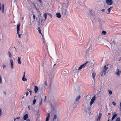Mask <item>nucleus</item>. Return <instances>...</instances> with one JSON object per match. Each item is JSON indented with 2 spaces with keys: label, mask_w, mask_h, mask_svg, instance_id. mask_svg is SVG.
Masks as SVG:
<instances>
[{
  "label": "nucleus",
  "mask_w": 121,
  "mask_h": 121,
  "mask_svg": "<svg viewBox=\"0 0 121 121\" xmlns=\"http://www.w3.org/2000/svg\"><path fill=\"white\" fill-rule=\"evenodd\" d=\"M31 92H32V91L31 90H30V91H29V92H30V95H31Z\"/></svg>",
  "instance_id": "43"
},
{
  "label": "nucleus",
  "mask_w": 121,
  "mask_h": 121,
  "mask_svg": "<svg viewBox=\"0 0 121 121\" xmlns=\"http://www.w3.org/2000/svg\"><path fill=\"white\" fill-rule=\"evenodd\" d=\"M62 14L64 15L65 16L66 15V13L67 12V10L66 9H62Z\"/></svg>",
  "instance_id": "8"
},
{
  "label": "nucleus",
  "mask_w": 121,
  "mask_h": 121,
  "mask_svg": "<svg viewBox=\"0 0 121 121\" xmlns=\"http://www.w3.org/2000/svg\"><path fill=\"white\" fill-rule=\"evenodd\" d=\"M101 11L103 12H104L105 11V9H102L101 10Z\"/></svg>",
  "instance_id": "39"
},
{
  "label": "nucleus",
  "mask_w": 121,
  "mask_h": 121,
  "mask_svg": "<svg viewBox=\"0 0 121 121\" xmlns=\"http://www.w3.org/2000/svg\"><path fill=\"white\" fill-rule=\"evenodd\" d=\"M24 75L25 76V72H24Z\"/></svg>",
  "instance_id": "54"
},
{
  "label": "nucleus",
  "mask_w": 121,
  "mask_h": 121,
  "mask_svg": "<svg viewBox=\"0 0 121 121\" xmlns=\"http://www.w3.org/2000/svg\"><path fill=\"white\" fill-rule=\"evenodd\" d=\"M27 90L28 91H29H29H30V89H27Z\"/></svg>",
  "instance_id": "46"
},
{
  "label": "nucleus",
  "mask_w": 121,
  "mask_h": 121,
  "mask_svg": "<svg viewBox=\"0 0 121 121\" xmlns=\"http://www.w3.org/2000/svg\"><path fill=\"white\" fill-rule=\"evenodd\" d=\"M2 67H3V69L5 68L6 67L5 65H3Z\"/></svg>",
  "instance_id": "37"
},
{
  "label": "nucleus",
  "mask_w": 121,
  "mask_h": 121,
  "mask_svg": "<svg viewBox=\"0 0 121 121\" xmlns=\"http://www.w3.org/2000/svg\"><path fill=\"white\" fill-rule=\"evenodd\" d=\"M4 93L5 94V95H6V93L4 91Z\"/></svg>",
  "instance_id": "47"
},
{
  "label": "nucleus",
  "mask_w": 121,
  "mask_h": 121,
  "mask_svg": "<svg viewBox=\"0 0 121 121\" xmlns=\"http://www.w3.org/2000/svg\"><path fill=\"white\" fill-rule=\"evenodd\" d=\"M46 96H45V101H46Z\"/></svg>",
  "instance_id": "52"
},
{
  "label": "nucleus",
  "mask_w": 121,
  "mask_h": 121,
  "mask_svg": "<svg viewBox=\"0 0 121 121\" xmlns=\"http://www.w3.org/2000/svg\"><path fill=\"white\" fill-rule=\"evenodd\" d=\"M107 121H109V120H108Z\"/></svg>",
  "instance_id": "60"
},
{
  "label": "nucleus",
  "mask_w": 121,
  "mask_h": 121,
  "mask_svg": "<svg viewBox=\"0 0 121 121\" xmlns=\"http://www.w3.org/2000/svg\"><path fill=\"white\" fill-rule=\"evenodd\" d=\"M112 8V7H110V8H110V9H111Z\"/></svg>",
  "instance_id": "55"
},
{
  "label": "nucleus",
  "mask_w": 121,
  "mask_h": 121,
  "mask_svg": "<svg viewBox=\"0 0 121 121\" xmlns=\"http://www.w3.org/2000/svg\"><path fill=\"white\" fill-rule=\"evenodd\" d=\"M48 15L49 16H51V17L52 16V15H51V14H50V13H49L48 14Z\"/></svg>",
  "instance_id": "45"
},
{
  "label": "nucleus",
  "mask_w": 121,
  "mask_h": 121,
  "mask_svg": "<svg viewBox=\"0 0 121 121\" xmlns=\"http://www.w3.org/2000/svg\"><path fill=\"white\" fill-rule=\"evenodd\" d=\"M35 96H34V97H35Z\"/></svg>",
  "instance_id": "63"
},
{
  "label": "nucleus",
  "mask_w": 121,
  "mask_h": 121,
  "mask_svg": "<svg viewBox=\"0 0 121 121\" xmlns=\"http://www.w3.org/2000/svg\"><path fill=\"white\" fill-rule=\"evenodd\" d=\"M46 82H45V84H46Z\"/></svg>",
  "instance_id": "57"
},
{
  "label": "nucleus",
  "mask_w": 121,
  "mask_h": 121,
  "mask_svg": "<svg viewBox=\"0 0 121 121\" xmlns=\"http://www.w3.org/2000/svg\"><path fill=\"white\" fill-rule=\"evenodd\" d=\"M106 3L108 5H111L113 3V1L112 0H106Z\"/></svg>",
  "instance_id": "6"
},
{
  "label": "nucleus",
  "mask_w": 121,
  "mask_h": 121,
  "mask_svg": "<svg viewBox=\"0 0 121 121\" xmlns=\"http://www.w3.org/2000/svg\"><path fill=\"white\" fill-rule=\"evenodd\" d=\"M86 111V112H87V111H86H86Z\"/></svg>",
  "instance_id": "62"
},
{
  "label": "nucleus",
  "mask_w": 121,
  "mask_h": 121,
  "mask_svg": "<svg viewBox=\"0 0 121 121\" xmlns=\"http://www.w3.org/2000/svg\"><path fill=\"white\" fill-rule=\"evenodd\" d=\"M2 110L1 109H0V116H1L2 115Z\"/></svg>",
  "instance_id": "33"
},
{
  "label": "nucleus",
  "mask_w": 121,
  "mask_h": 121,
  "mask_svg": "<svg viewBox=\"0 0 121 121\" xmlns=\"http://www.w3.org/2000/svg\"><path fill=\"white\" fill-rule=\"evenodd\" d=\"M22 80L23 81H27V79L25 78V76L24 75H23V76L22 78Z\"/></svg>",
  "instance_id": "17"
},
{
  "label": "nucleus",
  "mask_w": 121,
  "mask_h": 121,
  "mask_svg": "<svg viewBox=\"0 0 121 121\" xmlns=\"http://www.w3.org/2000/svg\"><path fill=\"white\" fill-rule=\"evenodd\" d=\"M8 53L9 56V57L10 58L12 56V55L11 54L10 52L9 51L8 52Z\"/></svg>",
  "instance_id": "22"
},
{
  "label": "nucleus",
  "mask_w": 121,
  "mask_h": 121,
  "mask_svg": "<svg viewBox=\"0 0 121 121\" xmlns=\"http://www.w3.org/2000/svg\"><path fill=\"white\" fill-rule=\"evenodd\" d=\"M56 64H55L54 65V66H55L56 65Z\"/></svg>",
  "instance_id": "56"
},
{
  "label": "nucleus",
  "mask_w": 121,
  "mask_h": 121,
  "mask_svg": "<svg viewBox=\"0 0 121 121\" xmlns=\"http://www.w3.org/2000/svg\"><path fill=\"white\" fill-rule=\"evenodd\" d=\"M2 83V77L1 76H0V83L1 84Z\"/></svg>",
  "instance_id": "28"
},
{
  "label": "nucleus",
  "mask_w": 121,
  "mask_h": 121,
  "mask_svg": "<svg viewBox=\"0 0 121 121\" xmlns=\"http://www.w3.org/2000/svg\"><path fill=\"white\" fill-rule=\"evenodd\" d=\"M20 118V117H17V118H16L15 119H14V120L15 121V120L16 119H19Z\"/></svg>",
  "instance_id": "40"
},
{
  "label": "nucleus",
  "mask_w": 121,
  "mask_h": 121,
  "mask_svg": "<svg viewBox=\"0 0 121 121\" xmlns=\"http://www.w3.org/2000/svg\"><path fill=\"white\" fill-rule=\"evenodd\" d=\"M88 63V62H86L85 63L82 65L79 68V69H78V71H79L82 68L85 67L86 65V64Z\"/></svg>",
  "instance_id": "4"
},
{
  "label": "nucleus",
  "mask_w": 121,
  "mask_h": 121,
  "mask_svg": "<svg viewBox=\"0 0 121 121\" xmlns=\"http://www.w3.org/2000/svg\"><path fill=\"white\" fill-rule=\"evenodd\" d=\"M117 76L120 75V74L121 73V71L119 69L117 68L115 72Z\"/></svg>",
  "instance_id": "5"
},
{
  "label": "nucleus",
  "mask_w": 121,
  "mask_h": 121,
  "mask_svg": "<svg viewBox=\"0 0 121 121\" xmlns=\"http://www.w3.org/2000/svg\"><path fill=\"white\" fill-rule=\"evenodd\" d=\"M1 3H0V11H1Z\"/></svg>",
  "instance_id": "44"
},
{
  "label": "nucleus",
  "mask_w": 121,
  "mask_h": 121,
  "mask_svg": "<svg viewBox=\"0 0 121 121\" xmlns=\"http://www.w3.org/2000/svg\"><path fill=\"white\" fill-rule=\"evenodd\" d=\"M112 104L114 106H115L116 105V103L114 102H112Z\"/></svg>",
  "instance_id": "34"
},
{
  "label": "nucleus",
  "mask_w": 121,
  "mask_h": 121,
  "mask_svg": "<svg viewBox=\"0 0 121 121\" xmlns=\"http://www.w3.org/2000/svg\"><path fill=\"white\" fill-rule=\"evenodd\" d=\"M38 88L37 86H36L34 87V91L35 93H36L38 90Z\"/></svg>",
  "instance_id": "12"
},
{
  "label": "nucleus",
  "mask_w": 121,
  "mask_h": 121,
  "mask_svg": "<svg viewBox=\"0 0 121 121\" xmlns=\"http://www.w3.org/2000/svg\"><path fill=\"white\" fill-rule=\"evenodd\" d=\"M10 61L11 63V66L12 68L13 69V60L11 59L10 60Z\"/></svg>",
  "instance_id": "10"
},
{
  "label": "nucleus",
  "mask_w": 121,
  "mask_h": 121,
  "mask_svg": "<svg viewBox=\"0 0 121 121\" xmlns=\"http://www.w3.org/2000/svg\"><path fill=\"white\" fill-rule=\"evenodd\" d=\"M89 13L91 15H92L93 16V14L92 13V10H91L89 11Z\"/></svg>",
  "instance_id": "31"
},
{
  "label": "nucleus",
  "mask_w": 121,
  "mask_h": 121,
  "mask_svg": "<svg viewBox=\"0 0 121 121\" xmlns=\"http://www.w3.org/2000/svg\"><path fill=\"white\" fill-rule=\"evenodd\" d=\"M57 117L56 115H54V117L53 118V120L54 121L55 120H56V119L57 118Z\"/></svg>",
  "instance_id": "24"
},
{
  "label": "nucleus",
  "mask_w": 121,
  "mask_h": 121,
  "mask_svg": "<svg viewBox=\"0 0 121 121\" xmlns=\"http://www.w3.org/2000/svg\"><path fill=\"white\" fill-rule=\"evenodd\" d=\"M28 117V115L26 114L25 115L23 116V119L24 120H26V119Z\"/></svg>",
  "instance_id": "13"
},
{
  "label": "nucleus",
  "mask_w": 121,
  "mask_h": 121,
  "mask_svg": "<svg viewBox=\"0 0 121 121\" xmlns=\"http://www.w3.org/2000/svg\"><path fill=\"white\" fill-rule=\"evenodd\" d=\"M38 24L39 25L40 24V20H39V21H38Z\"/></svg>",
  "instance_id": "42"
},
{
  "label": "nucleus",
  "mask_w": 121,
  "mask_h": 121,
  "mask_svg": "<svg viewBox=\"0 0 121 121\" xmlns=\"http://www.w3.org/2000/svg\"><path fill=\"white\" fill-rule=\"evenodd\" d=\"M26 121H30V120L29 119H28L26 120Z\"/></svg>",
  "instance_id": "49"
},
{
  "label": "nucleus",
  "mask_w": 121,
  "mask_h": 121,
  "mask_svg": "<svg viewBox=\"0 0 121 121\" xmlns=\"http://www.w3.org/2000/svg\"><path fill=\"white\" fill-rule=\"evenodd\" d=\"M39 0V2H40V3H42V1L41 0Z\"/></svg>",
  "instance_id": "41"
},
{
  "label": "nucleus",
  "mask_w": 121,
  "mask_h": 121,
  "mask_svg": "<svg viewBox=\"0 0 121 121\" xmlns=\"http://www.w3.org/2000/svg\"><path fill=\"white\" fill-rule=\"evenodd\" d=\"M120 106L121 107V102L120 103Z\"/></svg>",
  "instance_id": "51"
},
{
  "label": "nucleus",
  "mask_w": 121,
  "mask_h": 121,
  "mask_svg": "<svg viewBox=\"0 0 121 121\" xmlns=\"http://www.w3.org/2000/svg\"><path fill=\"white\" fill-rule=\"evenodd\" d=\"M42 99H41V100H40V105H41V104H42Z\"/></svg>",
  "instance_id": "36"
},
{
  "label": "nucleus",
  "mask_w": 121,
  "mask_h": 121,
  "mask_svg": "<svg viewBox=\"0 0 121 121\" xmlns=\"http://www.w3.org/2000/svg\"><path fill=\"white\" fill-rule=\"evenodd\" d=\"M112 115L113 116L111 118V120L112 121L114 120L115 119V117L117 116V115L116 113L115 112L112 113Z\"/></svg>",
  "instance_id": "7"
},
{
  "label": "nucleus",
  "mask_w": 121,
  "mask_h": 121,
  "mask_svg": "<svg viewBox=\"0 0 121 121\" xmlns=\"http://www.w3.org/2000/svg\"><path fill=\"white\" fill-rule=\"evenodd\" d=\"M56 17H57L60 18L61 17V15L60 13H58L56 14Z\"/></svg>",
  "instance_id": "14"
},
{
  "label": "nucleus",
  "mask_w": 121,
  "mask_h": 121,
  "mask_svg": "<svg viewBox=\"0 0 121 121\" xmlns=\"http://www.w3.org/2000/svg\"><path fill=\"white\" fill-rule=\"evenodd\" d=\"M20 59L21 57H18V59L17 60V61L18 63L19 64H20L21 63V61H20Z\"/></svg>",
  "instance_id": "18"
},
{
  "label": "nucleus",
  "mask_w": 121,
  "mask_h": 121,
  "mask_svg": "<svg viewBox=\"0 0 121 121\" xmlns=\"http://www.w3.org/2000/svg\"><path fill=\"white\" fill-rule=\"evenodd\" d=\"M46 116L47 117L46 119V121H48L50 117V114L48 113L47 115Z\"/></svg>",
  "instance_id": "11"
},
{
  "label": "nucleus",
  "mask_w": 121,
  "mask_h": 121,
  "mask_svg": "<svg viewBox=\"0 0 121 121\" xmlns=\"http://www.w3.org/2000/svg\"><path fill=\"white\" fill-rule=\"evenodd\" d=\"M37 30H38V32L40 34H41V30H40V27H39L38 28Z\"/></svg>",
  "instance_id": "21"
},
{
  "label": "nucleus",
  "mask_w": 121,
  "mask_h": 121,
  "mask_svg": "<svg viewBox=\"0 0 121 121\" xmlns=\"http://www.w3.org/2000/svg\"><path fill=\"white\" fill-rule=\"evenodd\" d=\"M47 13H45L44 15V16L45 17L44 21L46 20L47 18Z\"/></svg>",
  "instance_id": "23"
},
{
  "label": "nucleus",
  "mask_w": 121,
  "mask_h": 121,
  "mask_svg": "<svg viewBox=\"0 0 121 121\" xmlns=\"http://www.w3.org/2000/svg\"><path fill=\"white\" fill-rule=\"evenodd\" d=\"M108 69V67H107L106 66H104L103 68L102 74L101 76H102L103 75H105L106 73V71Z\"/></svg>",
  "instance_id": "2"
},
{
  "label": "nucleus",
  "mask_w": 121,
  "mask_h": 121,
  "mask_svg": "<svg viewBox=\"0 0 121 121\" xmlns=\"http://www.w3.org/2000/svg\"><path fill=\"white\" fill-rule=\"evenodd\" d=\"M36 101V100L35 99H34L33 101V104L34 105L35 104Z\"/></svg>",
  "instance_id": "25"
},
{
  "label": "nucleus",
  "mask_w": 121,
  "mask_h": 121,
  "mask_svg": "<svg viewBox=\"0 0 121 121\" xmlns=\"http://www.w3.org/2000/svg\"><path fill=\"white\" fill-rule=\"evenodd\" d=\"M33 18L34 19V20H35V16L34 14H33Z\"/></svg>",
  "instance_id": "32"
},
{
  "label": "nucleus",
  "mask_w": 121,
  "mask_h": 121,
  "mask_svg": "<svg viewBox=\"0 0 121 121\" xmlns=\"http://www.w3.org/2000/svg\"><path fill=\"white\" fill-rule=\"evenodd\" d=\"M108 11V14H109L110 13L111 11V9H110V8H109L107 10Z\"/></svg>",
  "instance_id": "30"
},
{
  "label": "nucleus",
  "mask_w": 121,
  "mask_h": 121,
  "mask_svg": "<svg viewBox=\"0 0 121 121\" xmlns=\"http://www.w3.org/2000/svg\"><path fill=\"white\" fill-rule=\"evenodd\" d=\"M115 121H121L120 118L119 117H118L116 119Z\"/></svg>",
  "instance_id": "27"
},
{
  "label": "nucleus",
  "mask_w": 121,
  "mask_h": 121,
  "mask_svg": "<svg viewBox=\"0 0 121 121\" xmlns=\"http://www.w3.org/2000/svg\"><path fill=\"white\" fill-rule=\"evenodd\" d=\"M41 35H42V36L43 37V35H42V34L41 33Z\"/></svg>",
  "instance_id": "58"
},
{
  "label": "nucleus",
  "mask_w": 121,
  "mask_h": 121,
  "mask_svg": "<svg viewBox=\"0 0 121 121\" xmlns=\"http://www.w3.org/2000/svg\"><path fill=\"white\" fill-rule=\"evenodd\" d=\"M121 57L120 58V59H121Z\"/></svg>",
  "instance_id": "61"
},
{
  "label": "nucleus",
  "mask_w": 121,
  "mask_h": 121,
  "mask_svg": "<svg viewBox=\"0 0 121 121\" xmlns=\"http://www.w3.org/2000/svg\"><path fill=\"white\" fill-rule=\"evenodd\" d=\"M24 96H23L22 98V99H23L24 98Z\"/></svg>",
  "instance_id": "50"
},
{
  "label": "nucleus",
  "mask_w": 121,
  "mask_h": 121,
  "mask_svg": "<svg viewBox=\"0 0 121 121\" xmlns=\"http://www.w3.org/2000/svg\"><path fill=\"white\" fill-rule=\"evenodd\" d=\"M29 93L28 92H27L26 93V96H27L28 95Z\"/></svg>",
  "instance_id": "38"
},
{
  "label": "nucleus",
  "mask_w": 121,
  "mask_h": 121,
  "mask_svg": "<svg viewBox=\"0 0 121 121\" xmlns=\"http://www.w3.org/2000/svg\"><path fill=\"white\" fill-rule=\"evenodd\" d=\"M108 92H109V94L110 95H112V91L110 90H108Z\"/></svg>",
  "instance_id": "26"
},
{
  "label": "nucleus",
  "mask_w": 121,
  "mask_h": 121,
  "mask_svg": "<svg viewBox=\"0 0 121 121\" xmlns=\"http://www.w3.org/2000/svg\"><path fill=\"white\" fill-rule=\"evenodd\" d=\"M106 33V32L105 31H103L102 32V33L103 35H105Z\"/></svg>",
  "instance_id": "29"
},
{
  "label": "nucleus",
  "mask_w": 121,
  "mask_h": 121,
  "mask_svg": "<svg viewBox=\"0 0 121 121\" xmlns=\"http://www.w3.org/2000/svg\"><path fill=\"white\" fill-rule=\"evenodd\" d=\"M33 5L35 7V8L36 9V10L37 11L38 13H40V11L38 10V9L37 8L36 6L34 4H33Z\"/></svg>",
  "instance_id": "19"
},
{
  "label": "nucleus",
  "mask_w": 121,
  "mask_h": 121,
  "mask_svg": "<svg viewBox=\"0 0 121 121\" xmlns=\"http://www.w3.org/2000/svg\"><path fill=\"white\" fill-rule=\"evenodd\" d=\"M20 24H19L17 25V34H18V36L20 38H21V34H19V32L20 31Z\"/></svg>",
  "instance_id": "3"
},
{
  "label": "nucleus",
  "mask_w": 121,
  "mask_h": 121,
  "mask_svg": "<svg viewBox=\"0 0 121 121\" xmlns=\"http://www.w3.org/2000/svg\"><path fill=\"white\" fill-rule=\"evenodd\" d=\"M4 4H3L2 6V11L3 13H4Z\"/></svg>",
  "instance_id": "16"
},
{
  "label": "nucleus",
  "mask_w": 121,
  "mask_h": 121,
  "mask_svg": "<svg viewBox=\"0 0 121 121\" xmlns=\"http://www.w3.org/2000/svg\"><path fill=\"white\" fill-rule=\"evenodd\" d=\"M96 96L95 95H94L93 97L92 98V99L91 100L90 102V106H89L87 107V110H88L89 111L90 109L91 108V105L92 104L94 103V101L95 98Z\"/></svg>",
  "instance_id": "1"
},
{
  "label": "nucleus",
  "mask_w": 121,
  "mask_h": 121,
  "mask_svg": "<svg viewBox=\"0 0 121 121\" xmlns=\"http://www.w3.org/2000/svg\"><path fill=\"white\" fill-rule=\"evenodd\" d=\"M41 25H42L43 23V20L42 19L41 20Z\"/></svg>",
  "instance_id": "35"
},
{
  "label": "nucleus",
  "mask_w": 121,
  "mask_h": 121,
  "mask_svg": "<svg viewBox=\"0 0 121 121\" xmlns=\"http://www.w3.org/2000/svg\"><path fill=\"white\" fill-rule=\"evenodd\" d=\"M28 108L29 109V110L30 109V108L29 105L28 106Z\"/></svg>",
  "instance_id": "48"
},
{
  "label": "nucleus",
  "mask_w": 121,
  "mask_h": 121,
  "mask_svg": "<svg viewBox=\"0 0 121 121\" xmlns=\"http://www.w3.org/2000/svg\"><path fill=\"white\" fill-rule=\"evenodd\" d=\"M101 116L102 113H99L97 118L96 121H100V119L101 117Z\"/></svg>",
  "instance_id": "9"
},
{
  "label": "nucleus",
  "mask_w": 121,
  "mask_h": 121,
  "mask_svg": "<svg viewBox=\"0 0 121 121\" xmlns=\"http://www.w3.org/2000/svg\"><path fill=\"white\" fill-rule=\"evenodd\" d=\"M120 110L121 111V107L120 108Z\"/></svg>",
  "instance_id": "53"
},
{
  "label": "nucleus",
  "mask_w": 121,
  "mask_h": 121,
  "mask_svg": "<svg viewBox=\"0 0 121 121\" xmlns=\"http://www.w3.org/2000/svg\"><path fill=\"white\" fill-rule=\"evenodd\" d=\"M14 48H15V49L16 50V48L15 47H14Z\"/></svg>",
  "instance_id": "59"
},
{
  "label": "nucleus",
  "mask_w": 121,
  "mask_h": 121,
  "mask_svg": "<svg viewBox=\"0 0 121 121\" xmlns=\"http://www.w3.org/2000/svg\"><path fill=\"white\" fill-rule=\"evenodd\" d=\"M95 75H96V73H92V77H93V78L94 80L95 79L94 77L95 76Z\"/></svg>",
  "instance_id": "20"
},
{
  "label": "nucleus",
  "mask_w": 121,
  "mask_h": 121,
  "mask_svg": "<svg viewBox=\"0 0 121 121\" xmlns=\"http://www.w3.org/2000/svg\"><path fill=\"white\" fill-rule=\"evenodd\" d=\"M80 96H78L75 99V101H78L80 99Z\"/></svg>",
  "instance_id": "15"
}]
</instances>
